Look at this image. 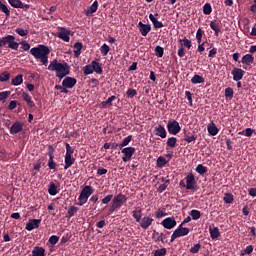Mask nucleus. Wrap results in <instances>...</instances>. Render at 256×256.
<instances>
[{"mask_svg": "<svg viewBox=\"0 0 256 256\" xmlns=\"http://www.w3.org/2000/svg\"><path fill=\"white\" fill-rule=\"evenodd\" d=\"M30 53L34 56V59H36V61H40L42 65L47 66L49 63V54L51 53L49 46L39 44L38 46L31 48Z\"/></svg>", "mask_w": 256, "mask_h": 256, "instance_id": "nucleus-1", "label": "nucleus"}, {"mask_svg": "<svg viewBox=\"0 0 256 256\" xmlns=\"http://www.w3.org/2000/svg\"><path fill=\"white\" fill-rule=\"evenodd\" d=\"M48 71H55L58 79H64V77H67L71 73V67H69L67 62L61 63L57 59H54L50 62Z\"/></svg>", "mask_w": 256, "mask_h": 256, "instance_id": "nucleus-2", "label": "nucleus"}, {"mask_svg": "<svg viewBox=\"0 0 256 256\" xmlns=\"http://www.w3.org/2000/svg\"><path fill=\"white\" fill-rule=\"evenodd\" d=\"M91 195H93V187L85 186L78 197L79 202L76 203V205H79V207H83V205H85V203L89 201V197H91Z\"/></svg>", "mask_w": 256, "mask_h": 256, "instance_id": "nucleus-3", "label": "nucleus"}, {"mask_svg": "<svg viewBox=\"0 0 256 256\" xmlns=\"http://www.w3.org/2000/svg\"><path fill=\"white\" fill-rule=\"evenodd\" d=\"M2 44L3 47H8V49H13L14 51H17V49H19V42L15 41V36L13 35H7L5 37H2Z\"/></svg>", "mask_w": 256, "mask_h": 256, "instance_id": "nucleus-4", "label": "nucleus"}, {"mask_svg": "<svg viewBox=\"0 0 256 256\" xmlns=\"http://www.w3.org/2000/svg\"><path fill=\"white\" fill-rule=\"evenodd\" d=\"M186 235H189V228L183 227V224H180L178 228L173 232L170 241L173 243L175 239H179V237H185Z\"/></svg>", "mask_w": 256, "mask_h": 256, "instance_id": "nucleus-5", "label": "nucleus"}, {"mask_svg": "<svg viewBox=\"0 0 256 256\" xmlns=\"http://www.w3.org/2000/svg\"><path fill=\"white\" fill-rule=\"evenodd\" d=\"M58 33H57V37L59 39H61L62 41H64L65 43H69V41H71V30H69L68 28L65 27H61L59 26L57 28Z\"/></svg>", "mask_w": 256, "mask_h": 256, "instance_id": "nucleus-6", "label": "nucleus"}, {"mask_svg": "<svg viewBox=\"0 0 256 256\" xmlns=\"http://www.w3.org/2000/svg\"><path fill=\"white\" fill-rule=\"evenodd\" d=\"M167 131L170 135H177L181 132V126L177 120H169L167 123Z\"/></svg>", "mask_w": 256, "mask_h": 256, "instance_id": "nucleus-7", "label": "nucleus"}, {"mask_svg": "<svg viewBox=\"0 0 256 256\" xmlns=\"http://www.w3.org/2000/svg\"><path fill=\"white\" fill-rule=\"evenodd\" d=\"M186 189L188 191H197V180H195L193 173L186 176Z\"/></svg>", "mask_w": 256, "mask_h": 256, "instance_id": "nucleus-8", "label": "nucleus"}, {"mask_svg": "<svg viewBox=\"0 0 256 256\" xmlns=\"http://www.w3.org/2000/svg\"><path fill=\"white\" fill-rule=\"evenodd\" d=\"M112 199V205L117 209H121V205L127 202V196L123 194L115 195Z\"/></svg>", "mask_w": 256, "mask_h": 256, "instance_id": "nucleus-9", "label": "nucleus"}, {"mask_svg": "<svg viewBox=\"0 0 256 256\" xmlns=\"http://www.w3.org/2000/svg\"><path fill=\"white\" fill-rule=\"evenodd\" d=\"M122 153H123V157H122V161L124 163H127L128 161L131 160V157H133V155H135V147H126L124 149H122Z\"/></svg>", "mask_w": 256, "mask_h": 256, "instance_id": "nucleus-10", "label": "nucleus"}, {"mask_svg": "<svg viewBox=\"0 0 256 256\" xmlns=\"http://www.w3.org/2000/svg\"><path fill=\"white\" fill-rule=\"evenodd\" d=\"M8 3L14 9H24L25 11H29V9H31L29 4H23L21 0H8Z\"/></svg>", "mask_w": 256, "mask_h": 256, "instance_id": "nucleus-11", "label": "nucleus"}, {"mask_svg": "<svg viewBox=\"0 0 256 256\" xmlns=\"http://www.w3.org/2000/svg\"><path fill=\"white\" fill-rule=\"evenodd\" d=\"M161 225L164 227V229L170 230L177 227V220H175V217H168L161 222Z\"/></svg>", "mask_w": 256, "mask_h": 256, "instance_id": "nucleus-12", "label": "nucleus"}, {"mask_svg": "<svg viewBox=\"0 0 256 256\" xmlns=\"http://www.w3.org/2000/svg\"><path fill=\"white\" fill-rule=\"evenodd\" d=\"M75 85H77V79L73 77L67 76L62 81V87H65L66 89H73Z\"/></svg>", "mask_w": 256, "mask_h": 256, "instance_id": "nucleus-13", "label": "nucleus"}, {"mask_svg": "<svg viewBox=\"0 0 256 256\" xmlns=\"http://www.w3.org/2000/svg\"><path fill=\"white\" fill-rule=\"evenodd\" d=\"M39 225H41V219H30L26 224V231H33V229H39Z\"/></svg>", "mask_w": 256, "mask_h": 256, "instance_id": "nucleus-14", "label": "nucleus"}, {"mask_svg": "<svg viewBox=\"0 0 256 256\" xmlns=\"http://www.w3.org/2000/svg\"><path fill=\"white\" fill-rule=\"evenodd\" d=\"M138 29L142 35V37H147L149 32L151 31V24H144L143 22L138 23Z\"/></svg>", "mask_w": 256, "mask_h": 256, "instance_id": "nucleus-15", "label": "nucleus"}, {"mask_svg": "<svg viewBox=\"0 0 256 256\" xmlns=\"http://www.w3.org/2000/svg\"><path fill=\"white\" fill-rule=\"evenodd\" d=\"M157 17H159L158 13H156L155 15L149 14V19L152 22L154 29H163L164 27L163 22L158 21Z\"/></svg>", "mask_w": 256, "mask_h": 256, "instance_id": "nucleus-16", "label": "nucleus"}, {"mask_svg": "<svg viewBox=\"0 0 256 256\" xmlns=\"http://www.w3.org/2000/svg\"><path fill=\"white\" fill-rule=\"evenodd\" d=\"M48 164L47 166L49 167V169H57V163L55 162V155H54V151L52 149V146H50V150L48 151Z\"/></svg>", "mask_w": 256, "mask_h": 256, "instance_id": "nucleus-17", "label": "nucleus"}, {"mask_svg": "<svg viewBox=\"0 0 256 256\" xmlns=\"http://www.w3.org/2000/svg\"><path fill=\"white\" fill-rule=\"evenodd\" d=\"M154 135L161 137V139H167V130L163 125H158L154 129Z\"/></svg>", "mask_w": 256, "mask_h": 256, "instance_id": "nucleus-18", "label": "nucleus"}, {"mask_svg": "<svg viewBox=\"0 0 256 256\" xmlns=\"http://www.w3.org/2000/svg\"><path fill=\"white\" fill-rule=\"evenodd\" d=\"M234 81H241L245 75V71L241 68H234L231 72Z\"/></svg>", "mask_w": 256, "mask_h": 256, "instance_id": "nucleus-19", "label": "nucleus"}, {"mask_svg": "<svg viewBox=\"0 0 256 256\" xmlns=\"http://www.w3.org/2000/svg\"><path fill=\"white\" fill-rule=\"evenodd\" d=\"M140 227L142 229H149V227H151V225H153V218L149 217V216H145L140 220Z\"/></svg>", "mask_w": 256, "mask_h": 256, "instance_id": "nucleus-20", "label": "nucleus"}, {"mask_svg": "<svg viewBox=\"0 0 256 256\" xmlns=\"http://www.w3.org/2000/svg\"><path fill=\"white\" fill-rule=\"evenodd\" d=\"M21 131H23V124L19 121H16L10 127V134L11 135H17V133H21Z\"/></svg>", "mask_w": 256, "mask_h": 256, "instance_id": "nucleus-21", "label": "nucleus"}, {"mask_svg": "<svg viewBox=\"0 0 256 256\" xmlns=\"http://www.w3.org/2000/svg\"><path fill=\"white\" fill-rule=\"evenodd\" d=\"M253 63H255V56H253V54H245L241 59L242 65L249 67V65H253Z\"/></svg>", "mask_w": 256, "mask_h": 256, "instance_id": "nucleus-22", "label": "nucleus"}, {"mask_svg": "<svg viewBox=\"0 0 256 256\" xmlns=\"http://www.w3.org/2000/svg\"><path fill=\"white\" fill-rule=\"evenodd\" d=\"M22 99L23 101H25V103H27V106L29 107V109H33V107H35V102L33 101V98L31 97V95H29V93L23 92Z\"/></svg>", "mask_w": 256, "mask_h": 256, "instance_id": "nucleus-23", "label": "nucleus"}, {"mask_svg": "<svg viewBox=\"0 0 256 256\" xmlns=\"http://www.w3.org/2000/svg\"><path fill=\"white\" fill-rule=\"evenodd\" d=\"M210 237L213 241H217L221 237V232L218 227L209 226Z\"/></svg>", "mask_w": 256, "mask_h": 256, "instance_id": "nucleus-24", "label": "nucleus"}, {"mask_svg": "<svg viewBox=\"0 0 256 256\" xmlns=\"http://www.w3.org/2000/svg\"><path fill=\"white\" fill-rule=\"evenodd\" d=\"M97 9H99V2L95 0L93 4L89 6L85 11L86 16L89 17V15H93V13H97Z\"/></svg>", "mask_w": 256, "mask_h": 256, "instance_id": "nucleus-25", "label": "nucleus"}, {"mask_svg": "<svg viewBox=\"0 0 256 256\" xmlns=\"http://www.w3.org/2000/svg\"><path fill=\"white\" fill-rule=\"evenodd\" d=\"M210 28L212 31H214L215 36L219 37V33H221V23H219L217 20L211 21Z\"/></svg>", "mask_w": 256, "mask_h": 256, "instance_id": "nucleus-26", "label": "nucleus"}, {"mask_svg": "<svg viewBox=\"0 0 256 256\" xmlns=\"http://www.w3.org/2000/svg\"><path fill=\"white\" fill-rule=\"evenodd\" d=\"M207 131L209 135H211L212 137H215V135L219 133V128H217V125H215V123L211 122L207 126Z\"/></svg>", "mask_w": 256, "mask_h": 256, "instance_id": "nucleus-27", "label": "nucleus"}, {"mask_svg": "<svg viewBox=\"0 0 256 256\" xmlns=\"http://www.w3.org/2000/svg\"><path fill=\"white\" fill-rule=\"evenodd\" d=\"M92 68H93V71L98 75H103V66L101 65V63L95 60L92 61Z\"/></svg>", "mask_w": 256, "mask_h": 256, "instance_id": "nucleus-28", "label": "nucleus"}, {"mask_svg": "<svg viewBox=\"0 0 256 256\" xmlns=\"http://www.w3.org/2000/svg\"><path fill=\"white\" fill-rule=\"evenodd\" d=\"M81 49H83V43H81V42H76V43L74 44V51H73L74 57H75L76 59H78V57L81 56Z\"/></svg>", "mask_w": 256, "mask_h": 256, "instance_id": "nucleus-29", "label": "nucleus"}, {"mask_svg": "<svg viewBox=\"0 0 256 256\" xmlns=\"http://www.w3.org/2000/svg\"><path fill=\"white\" fill-rule=\"evenodd\" d=\"M64 169H69L72 165H75V158L73 156H65L64 158Z\"/></svg>", "mask_w": 256, "mask_h": 256, "instance_id": "nucleus-30", "label": "nucleus"}, {"mask_svg": "<svg viewBox=\"0 0 256 256\" xmlns=\"http://www.w3.org/2000/svg\"><path fill=\"white\" fill-rule=\"evenodd\" d=\"M191 83L193 85H199L201 83H205V78H203V76L199 75V74H195L192 79H191Z\"/></svg>", "mask_w": 256, "mask_h": 256, "instance_id": "nucleus-31", "label": "nucleus"}, {"mask_svg": "<svg viewBox=\"0 0 256 256\" xmlns=\"http://www.w3.org/2000/svg\"><path fill=\"white\" fill-rule=\"evenodd\" d=\"M32 256H45V248L39 246L34 247Z\"/></svg>", "mask_w": 256, "mask_h": 256, "instance_id": "nucleus-32", "label": "nucleus"}, {"mask_svg": "<svg viewBox=\"0 0 256 256\" xmlns=\"http://www.w3.org/2000/svg\"><path fill=\"white\" fill-rule=\"evenodd\" d=\"M197 140V136L195 135H190V133L187 132V130H184V141L186 143H193V141Z\"/></svg>", "mask_w": 256, "mask_h": 256, "instance_id": "nucleus-33", "label": "nucleus"}, {"mask_svg": "<svg viewBox=\"0 0 256 256\" xmlns=\"http://www.w3.org/2000/svg\"><path fill=\"white\" fill-rule=\"evenodd\" d=\"M196 173H198L199 175H204L205 173H207L209 171V168H207L206 166H204L203 164H198L195 168Z\"/></svg>", "mask_w": 256, "mask_h": 256, "instance_id": "nucleus-34", "label": "nucleus"}, {"mask_svg": "<svg viewBox=\"0 0 256 256\" xmlns=\"http://www.w3.org/2000/svg\"><path fill=\"white\" fill-rule=\"evenodd\" d=\"M48 193L52 197H55V195H57L58 191H57V185L55 183L50 182V185L48 187Z\"/></svg>", "mask_w": 256, "mask_h": 256, "instance_id": "nucleus-35", "label": "nucleus"}, {"mask_svg": "<svg viewBox=\"0 0 256 256\" xmlns=\"http://www.w3.org/2000/svg\"><path fill=\"white\" fill-rule=\"evenodd\" d=\"M23 83V75L19 74L14 79H12L11 85H14V87H19Z\"/></svg>", "mask_w": 256, "mask_h": 256, "instance_id": "nucleus-36", "label": "nucleus"}, {"mask_svg": "<svg viewBox=\"0 0 256 256\" xmlns=\"http://www.w3.org/2000/svg\"><path fill=\"white\" fill-rule=\"evenodd\" d=\"M169 163V161H167V159H165V157L163 156H159L156 162L157 167H159L160 169L162 167H165V165H167Z\"/></svg>", "mask_w": 256, "mask_h": 256, "instance_id": "nucleus-37", "label": "nucleus"}, {"mask_svg": "<svg viewBox=\"0 0 256 256\" xmlns=\"http://www.w3.org/2000/svg\"><path fill=\"white\" fill-rule=\"evenodd\" d=\"M93 73H95V72L93 70V62H91V64H88L83 68V74L84 75H93Z\"/></svg>", "mask_w": 256, "mask_h": 256, "instance_id": "nucleus-38", "label": "nucleus"}, {"mask_svg": "<svg viewBox=\"0 0 256 256\" xmlns=\"http://www.w3.org/2000/svg\"><path fill=\"white\" fill-rule=\"evenodd\" d=\"M166 145L167 147H171V149H175V147H177V138L176 137L168 138Z\"/></svg>", "mask_w": 256, "mask_h": 256, "instance_id": "nucleus-39", "label": "nucleus"}, {"mask_svg": "<svg viewBox=\"0 0 256 256\" xmlns=\"http://www.w3.org/2000/svg\"><path fill=\"white\" fill-rule=\"evenodd\" d=\"M109 51H111V48H109V45L107 44H103L100 47V53L103 55V57H107V55H109Z\"/></svg>", "mask_w": 256, "mask_h": 256, "instance_id": "nucleus-40", "label": "nucleus"}, {"mask_svg": "<svg viewBox=\"0 0 256 256\" xmlns=\"http://www.w3.org/2000/svg\"><path fill=\"white\" fill-rule=\"evenodd\" d=\"M141 213H142L141 209L132 211V217H134L137 223H141V217H142Z\"/></svg>", "mask_w": 256, "mask_h": 256, "instance_id": "nucleus-41", "label": "nucleus"}, {"mask_svg": "<svg viewBox=\"0 0 256 256\" xmlns=\"http://www.w3.org/2000/svg\"><path fill=\"white\" fill-rule=\"evenodd\" d=\"M9 79H11V73L4 71L0 74V81L2 83L9 81Z\"/></svg>", "mask_w": 256, "mask_h": 256, "instance_id": "nucleus-42", "label": "nucleus"}, {"mask_svg": "<svg viewBox=\"0 0 256 256\" xmlns=\"http://www.w3.org/2000/svg\"><path fill=\"white\" fill-rule=\"evenodd\" d=\"M154 53H155L156 57L161 59V57H163V55L165 53V49H163V47H161V46H156L154 49Z\"/></svg>", "mask_w": 256, "mask_h": 256, "instance_id": "nucleus-43", "label": "nucleus"}, {"mask_svg": "<svg viewBox=\"0 0 256 256\" xmlns=\"http://www.w3.org/2000/svg\"><path fill=\"white\" fill-rule=\"evenodd\" d=\"M180 45L182 44V47H187V49H191V40L187 39V37H184L183 39L179 40Z\"/></svg>", "mask_w": 256, "mask_h": 256, "instance_id": "nucleus-44", "label": "nucleus"}, {"mask_svg": "<svg viewBox=\"0 0 256 256\" xmlns=\"http://www.w3.org/2000/svg\"><path fill=\"white\" fill-rule=\"evenodd\" d=\"M77 211H79V208H77L76 206H70L67 211V216L69 218L75 217V213H77Z\"/></svg>", "mask_w": 256, "mask_h": 256, "instance_id": "nucleus-45", "label": "nucleus"}, {"mask_svg": "<svg viewBox=\"0 0 256 256\" xmlns=\"http://www.w3.org/2000/svg\"><path fill=\"white\" fill-rule=\"evenodd\" d=\"M190 216L194 221H197L198 219H201V211L199 210H191Z\"/></svg>", "mask_w": 256, "mask_h": 256, "instance_id": "nucleus-46", "label": "nucleus"}, {"mask_svg": "<svg viewBox=\"0 0 256 256\" xmlns=\"http://www.w3.org/2000/svg\"><path fill=\"white\" fill-rule=\"evenodd\" d=\"M203 13L204 15H211V13H213V8L211 7L210 3L204 4Z\"/></svg>", "mask_w": 256, "mask_h": 256, "instance_id": "nucleus-47", "label": "nucleus"}, {"mask_svg": "<svg viewBox=\"0 0 256 256\" xmlns=\"http://www.w3.org/2000/svg\"><path fill=\"white\" fill-rule=\"evenodd\" d=\"M0 11H2V13L6 15V17H9L11 15V11L7 7V5L3 4L1 1H0Z\"/></svg>", "mask_w": 256, "mask_h": 256, "instance_id": "nucleus-48", "label": "nucleus"}, {"mask_svg": "<svg viewBox=\"0 0 256 256\" xmlns=\"http://www.w3.org/2000/svg\"><path fill=\"white\" fill-rule=\"evenodd\" d=\"M131 141H133V136L132 135L127 136L120 144V149H123V147H127V145L131 143Z\"/></svg>", "mask_w": 256, "mask_h": 256, "instance_id": "nucleus-49", "label": "nucleus"}, {"mask_svg": "<svg viewBox=\"0 0 256 256\" xmlns=\"http://www.w3.org/2000/svg\"><path fill=\"white\" fill-rule=\"evenodd\" d=\"M15 33H17V35H20V37H27L29 35V30H25L23 28H16Z\"/></svg>", "mask_w": 256, "mask_h": 256, "instance_id": "nucleus-50", "label": "nucleus"}, {"mask_svg": "<svg viewBox=\"0 0 256 256\" xmlns=\"http://www.w3.org/2000/svg\"><path fill=\"white\" fill-rule=\"evenodd\" d=\"M65 147H66L65 156L73 157V154L75 153V149L73 147H71V145L69 143H66Z\"/></svg>", "mask_w": 256, "mask_h": 256, "instance_id": "nucleus-51", "label": "nucleus"}, {"mask_svg": "<svg viewBox=\"0 0 256 256\" xmlns=\"http://www.w3.org/2000/svg\"><path fill=\"white\" fill-rule=\"evenodd\" d=\"M117 99V96H111L106 101L101 102L102 107H107V105H113V101Z\"/></svg>", "mask_w": 256, "mask_h": 256, "instance_id": "nucleus-52", "label": "nucleus"}, {"mask_svg": "<svg viewBox=\"0 0 256 256\" xmlns=\"http://www.w3.org/2000/svg\"><path fill=\"white\" fill-rule=\"evenodd\" d=\"M223 201L224 203H227L228 205H230V203H233L234 201L233 195L231 193L224 194Z\"/></svg>", "mask_w": 256, "mask_h": 256, "instance_id": "nucleus-53", "label": "nucleus"}, {"mask_svg": "<svg viewBox=\"0 0 256 256\" xmlns=\"http://www.w3.org/2000/svg\"><path fill=\"white\" fill-rule=\"evenodd\" d=\"M233 95H235V92L233 91V88L228 87L225 89V97L227 99H233Z\"/></svg>", "mask_w": 256, "mask_h": 256, "instance_id": "nucleus-54", "label": "nucleus"}, {"mask_svg": "<svg viewBox=\"0 0 256 256\" xmlns=\"http://www.w3.org/2000/svg\"><path fill=\"white\" fill-rule=\"evenodd\" d=\"M253 253V246L252 245H248L243 252H241V256H245V255H251Z\"/></svg>", "mask_w": 256, "mask_h": 256, "instance_id": "nucleus-55", "label": "nucleus"}, {"mask_svg": "<svg viewBox=\"0 0 256 256\" xmlns=\"http://www.w3.org/2000/svg\"><path fill=\"white\" fill-rule=\"evenodd\" d=\"M111 201H113V194H109L106 197H104L102 199V204L103 205H109V203H111Z\"/></svg>", "mask_w": 256, "mask_h": 256, "instance_id": "nucleus-56", "label": "nucleus"}, {"mask_svg": "<svg viewBox=\"0 0 256 256\" xmlns=\"http://www.w3.org/2000/svg\"><path fill=\"white\" fill-rule=\"evenodd\" d=\"M127 97H129V99H133V97H135V95H137V90L133 89V88H129L126 92Z\"/></svg>", "mask_w": 256, "mask_h": 256, "instance_id": "nucleus-57", "label": "nucleus"}, {"mask_svg": "<svg viewBox=\"0 0 256 256\" xmlns=\"http://www.w3.org/2000/svg\"><path fill=\"white\" fill-rule=\"evenodd\" d=\"M167 255V249L161 248L154 252V256H166Z\"/></svg>", "mask_w": 256, "mask_h": 256, "instance_id": "nucleus-58", "label": "nucleus"}, {"mask_svg": "<svg viewBox=\"0 0 256 256\" xmlns=\"http://www.w3.org/2000/svg\"><path fill=\"white\" fill-rule=\"evenodd\" d=\"M48 243H50V245H57V243H59V237L56 235H52L49 238Z\"/></svg>", "mask_w": 256, "mask_h": 256, "instance_id": "nucleus-59", "label": "nucleus"}, {"mask_svg": "<svg viewBox=\"0 0 256 256\" xmlns=\"http://www.w3.org/2000/svg\"><path fill=\"white\" fill-rule=\"evenodd\" d=\"M200 250H201V244L198 243L190 248V253L196 254V253H199Z\"/></svg>", "mask_w": 256, "mask_h": 256, "instance_id": "nucleus-60", "label": "nucleus"}, {"mask_svg": "<svg viewBox=\"0 0 256 256\" xmlns=\"http://www.w3.org/2000/svg\"><path fill=\"white\" fill-rule=\"evenodd\" d=\"M254 130L251 128H246L245 131L240 132V135H245V137H251L253 135Z\"/></svg>", "mask_w": 256, "mask_h": 256, "instance_id": "nucleus-61", "label": "nucleus"}, {"mask_svg": "<svg viewBox=\"0 0 256 256\" xmlns=\"http://www.w3.org/2000/svg\"><path fill=\"white\" fill-rule=\"evenodd\" d=\"M20 45L23 51H29L31 49V45L27 41L20 42Z\"/></svg>", "mask_w": 256, "mask_h": 256, "instance_id": "nucleus-62", "label": "nucleus"}, {"mask_svg": "<svg viewBox=\"0 0 256 256\" xmlns=\"http://www.w3.org/2000/svg\"><path fill=\"white\" fill-rule=\"evenodd\" d=\"M11 95V91L0 92V101H5Z\"/></svg>", "mask_w": 256, "mask_h": 256, "instance_id": "nucleus-63", "label": "nucleus"}, {"mask_svg": "<svg viewBox=\"0 0 256 256\" xmlns=\"http://www.w3.org/2000/svg\"><path fill=\"white\" fill-rule=\"evenodd\" d=\"M170 183H163L158 187V193H163L164 191L167 190V187H169Z\"/></svg>", "mask_w": 256, "mask_h": 256, "instance_id": "nucleus-64", "label": "nucleus"}]
</instances>
